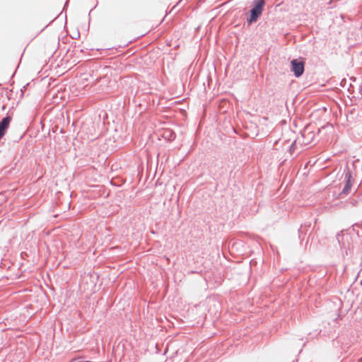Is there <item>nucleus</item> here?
<instances>
[{"label": "nucleus", "mask_w": 362, "mask_h": 362, "mask_svg": "<svg viewBox=\"0 0 362 362\" xmlns=\"http://www.w3.org/2000/svg\"><path fill=\"white\" fill-rule=\"evenodd\" d=\"M265 4V0H254L252 1V8L249 11V16L246 21L247 26L258 21L262 14Z\"/></svg>", "instance_id": "1"}, {"label": "nucleus", "mask_w": 362, "mask_h": 362, "mask_svg": "<svg viewBox=\"0 0 362 362\" xmlns=\"http://www.w3.org/2000/svg\"><path fill=\"white\" fill-rule=\"evenodd\" d=\"M291 71L296 78L300 77L305 71V62L303 60L293 59L291 61Z\"/></svg>", "instance_id": "2"}, {"label": "nucleus", "mask_w": 362, "mask_h": 362, "mask_svg": "<svg viewBox=\"0 0 362 362\" xmlns=\"http://www.w3.org/2000/svg\"><path fill=\"white\" fill-rule=\"evenodd\" d=\"M344 172L346 183L340 194H347L350 192L352 187L353 177L351 171L346 166Z\"/></svg>", "instance_id": "3"}, {"label": "nucleus", "mask_w": 362, "mask_h": 362, "mask_svg": "<svg viewBox=\"0 0 362 362\" xmlns=\"http://www.w3.org/2000/svg\"><path fill=\"white\" fill-rule=\"evenodd\" d=\"M11 119L12 118L10 115H6V117H3L0 122V133L5 135L7 129L9 127Z\"/></svg>", "instance_id": "4"}, {"label": "nucleus", "mask_w": 362, "mask_h": 362, "mask_svg": "<svg viewBox=\"0 0 362 362\" xmlns=\"http://www.w3.org/2000/svg\"><path fill=\"white\" fill-rule=\"evenodd\" d=\"M163 136L168 141H173L175 139V133L171 129H166L164 132Z\"/></svg>", "instance_id": "5"}, {"label": "nucleus", "mask_w": 362, "mask_h": 362, "mask_svg": "<svg viewBox=\"0 0 362 362\" xmlns=\"http://www.w3.org/2000/svg\"><path fill=\"white\" fill-rule=\"evenodd\" d=\"M355 196H356V199L355 198H352L350 200V204L353 206H356V204L358 203V202L359 200H361L362 199V191L361 192H356L355 193Z\"/></svg>", "instance_id": "6"}, {"label": "nucleus", "mask_w": 362, "mask_h": 362, "mask_svg": "<svg viewBox=\"0 0 362 362\" xmlns=\"http://www.w3.org/2000/svg\"><path fill=\"white\" fill-rule=\"evenodd\" d=\"M296 141H294L289 146V152L291 153H292L293 151H294L295 148H296Z\"/></svg>", "instance_id": "7"}, {"label": "nucleus", "mask_w": 362, "mask_h": 362, "mask_svg": "<svg viewBox=\"0 0 362 362\" xmlns=\"http://www.w3.org/2000/svg\"><path fill=\"white\" fill-rule=\"evenodd\" d=\"M298 233H299V238H301V236L303 233V226H301L300 228L298 229Z\"/></svg>", "instance_id": "8"}, {"label": "nucleus", "mask_w": 362, "mask_h": 362, "mask_svg": "<svg viewBox=\"0 0 362 362\" xmlns=\"http://www.w3.org/2000/svg\"><path fill=\"white\" fill-rule=\"evenodd\" d=\"M68 4H69V0H66V2H65V4H64V8H63V10H64V9L66 8V6H68Z\"/></svg>", "instance_id": "9"}, {"label": "nucleus", "mask_w": 362, "mask_h": 362, "mask_svg": "<svg viewBox=\"0 0 362 362\" xmlns=\"http://www.w3.org/2000/svg\"><path fill=\"white\" fill-rule=\"evenodd\" d=\"M339 237H341V235L338 233V234L337 235V240H338V242H339V243H340Z\"/></svg>", "instance_id": "10"}, {"label": "nucleus", "mask_w": 362, "mask_h": 362, "mask_svg": "<svg viewBox=\"0 0 362 362\" xmlns=\"http://www.w3.org/2000/svg\"><path fill=\"white\" fill-rule=\"evenodd\" d=\"M308 134L310 135L311 139H313L314 137V135L313 134L312 132L308 133Z\"/></svg>", "instance_id": "11"}, {"label": "nucleus", "mask_w": 362, "mask_h": 362, "mask_svg": "<svg viewBox=\"0 0 362 362\" xmlns=\"http://www.w3.org/2000/svg\"><path fill=\"white\" fill-rule=\"evenodd\" d=\"M362 361V358H361L359 360H358V362H361Z\"/></svg>", "instance_id": "12"}, {"label": "nucleus", "mask_w": 362, "mask_h": 362, "mask_svg": "<svg viewBox=\"0 0 362 362\" xmlns=\"http://www.w3.org/2000/svg\"><path fill=\"white\" fill-rule=\"evenodd\" d=\"M2 109L4 110L5 109V105H3L2 106Z\"/></svg>", "instance_id": "13"}]
</instances>
